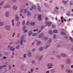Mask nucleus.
<instances>
[{
    "label": "nucleus",
    "mask_w": 73,
    "mask_h": 73,
    "mask_svg": "<svg viewBox=\"0 0 73 73\" xmlns=\"http://www.w3.org/2000/svg\"><path fill=\"white\" fill-rule=\"evenodd\" d=\"M52 25V23L50 22L47 21L46 22V27H47V25H48V27H50V25Z\"/></svg>",
    "instance_id": "nucleus-1"
},
{
    "label": "nucleus",
    "mask_w": 73,
    "mask_h": 73,
    "mask_svg": "<svg viewBox=\"0 0 73 73\" xmlns=\"http://www.w3.org/2000/svg\"><path fill=\"white\" fill-rule=\"evenodd\" d=\"M5 28L8 31H9L11 30V27L9 26L6 25L5 26Z\"/></svg>",
    "instance_id": "nucleus-2"
},
{
    "label": "nucleus",
    "mask_w": 73,
    "mask_h": 73,
    "mask_svg": "<svg viewBox=\"0 0 73 73\" xmlns=\"http://www.w3.org/2000/svg\"><path fill=\"white\" fill-rule=\"evenodd\" d=\"M48 67H47V68L48 69H52V68H53V64H48L47 65Z\"/></svg>",
    "instance_id": "nucleus-3"
},
{
    "label": "nucleus",
    "mask_w": 73,
    "mask_h": 73,
    "mask_svg": "<svg viewBox=\"0 0 73 73\" xmlns=\"http://www.w3.org/2000/svg\"><path fill=\"white\" fill-rule=\"evenodd\" d=\"M66 72L68 73H73V71L69 69H67L66 70Z\"/></svg>",
    "instance_id": "nucleus-4"
},
{
    "label": "nucleus",
    "mask_w": 73,
    "mask_h": 73,
    "mask_svg": "<svg viewBox=\"0 0 73 73\" xmlns=\"http://www.w3.org/2000/svg\"><path fill=\"white\" fill-rule=\"evenodd\" d=\"M15 20L16 21H19V16L17 15H15Z\"/></svg>",
    "instance_id": "nucleus-5"
},
{
    "label": "nucleus",
    "mask_w": 73,
    "mask_h": 73,
    "mask_svg": "<svg viewBox=\"0 0 73 73\" xmlns=\"http://www.w3.org/2000/svg\"><path fill=\"white\" fill-rule=\"evenodd\" d=\"M11 7V5H7L3 7L4 8H8Z\"/></svg>",
    "instance_id": "nucleus-6"
},
{
    "label": "nucleus",
    "mask_w": 73,
    "mask_h": 73,
    "mask_svg": "<svg viewBox=\"0 0 73 73\" xmlns=\"http://www.w3.org/2000/svg\"><path fill=\"white\" fill-rule=\"evenodd\" d=\"M38 21H41V15H39L38 16Z\"/></svg>",
    "instance_id": "nucleus-7"
},
{
    "label": "nucleus",
    "mask_w": 73,
    "mask_h": 73,
    "mask_svg": "<svg viewBox=\"0 0 73 73\" xmlns=\"http://www.w3.org/2000/svg\"><path fill=\"white\" fill-rule=\"evenodd\" d=\"M66 62L67 64H69L70 63V60L69 59H68L66 60Z\"/></svg>",
    "instance_id": "nucleus-8"
},
{
    "label": "nucleus",
    "mask_w": 73,
    "mask_h": 73,
    "mask_svg": "<svg viewBox=\"0 0 73 73\" xmlns=\"http://www.w3.org/2000/svg\"><path fill=\"white\" fill-rule=\"evenodd\" d=\"M13 10L14 11H15V10H16L17 9V6H16L14 5L13 7Z\"/></svg>",
    "instance_id": "nucleus-9"
},
{
    "label": "nucleus",
    "mask_w": 73,
    "mask_h": 73,
    "mask_svg": "<svg viewBox=\"0 0 73 73\" xmlns=\"http://www.w3.org/2000/svg\"><path fill=\"white\" fill-rule=\"evenodd\" d=\"M42 57H43V56L41 55L39 57V58L38 59V61H41L42 59Z\"/></svg>",
    "instance_id": "nucleus-10"
},
{
    "label": "nucleus",
    "mask_w": 73,
    "mask_h": 73,
    "mask_svg": "<svg viewBox=\"0 0 73 73\" xmlns=\"http://www.w3.org/2000/svg\"><path fill=\"white\" fill-rule=\"evenodd\" d=\"M61 55L63 57H67V55L66 54L64 53H62L61 54Z\"/></svg>",
    "instance_id": "nucleus-11"
},
{
    "label": "nucleus",
    "mask_w": 73,
    "mask_h": 73,
    "mask_svg": "<svg viewBox=\"0 0 73 73\" xmlns=\"http://www.w3.org/2000/svg\"><path fill=\"white\" fill-rule=\"evenodd\" d=\"M41 44V41H37L36 42V44L37 45H40Z\"/></svg>",
    "instance_id": "nucleus-12"
},
{
    "label": "nucleus",
    "mask_w": 73,
    "mask_h": 73,
    "mask_svg": "<svg viewBox=\"0 0 73 73\" xmlns=\"http://www.w3.org/2000/svg\"><path fill=\"white\" fill-rule=\"evenodd\" d=\"M10 49L11 51L15 52V48L11 46L10 47Z\"/></svg>",
    "instance_id": "nucleus-13"
},
{
    "label": "nucleus",
    "mask_w": 73,
    "mask_h": 73,
    "mask_svg": "<svg viewBox=\"0 0 73 73\" xmlns=\"http://www.w3.org/2000/svg\"><path fill=\"white\" fill-rule=\"evenodd\" d=\"M28 56L29 57H31L32 56V53L30 52H29L28 53Z\"/></svg>",
    "instance_id": "nucleus-14"
},
{
    "label": "nucleus",
    "mask_w": 73,
    "mask_h": 73,
    "mask_svg": "<svg viewBox=\"0 0 73 73\" xmlns=\"http://www.w3.org/2000/svg\"><path fill=\"white\" fill-rule=\"evenodd\" d=\"M5 16L7 17H8L9 16V12L8 11H7L6 13Z\"/></svg>",
    "instance_id": "nucleus-15"
},
{
    "label": "nucleus",
    "mask_w": 73,
    "mask_h": 73,
    "mask_svg": "<svg viewBox=\"0 0 73 73\" xmlns=\"http://www.w3.org/2000/svg\"><path fill=\"white\" fill-rule=\"evenodd\" d=\"M32 15V14H31V13L29 12V11H28L27 12V15L28 16H31V15Z\"/></svg>",
    "instance_id": "nucleus-16"
},
{
    "label": "nucleus",
    "mask_w": 73,
    "mask_h": 73,
    "mask_svg": "<svg viewBox=\"0 0 73 73\" xmlns=\"http://www.w3.org/2000/svg\"><path fill=\"white\" fill-rule=\"evenodd\" d=\"M31 26H34L35 25V23L34 22H31Z\"/></svg>",
    "instance_id": "nucleus-17"
},
{
    "label": "nucleus",
    "mask_w": 73,
    "mask_h": 73,
    "mask_svg": "<svg viewBox=\"0 0 73 73\" xmlns=\"http://www.w3.org/2000/svg\"><path fill=\"white\" fill-rule=\"evenodd\" d=\"M52 40L50 39L48 40V44H50V43H51V42H52Z\"/></svg>",
    "instance_id": "nucleus-18"
},
{
    "label": "nucleus",
    "mask_w": 73,
    "mask_h": 73,
    "mask_svg": "<svg viewBox=\"0 0 73 73\" xmlns=\"http://www.w3.org/2000/svg\"><path fill=\"white\" fill-rule=\"evenodd\" d=\"M51 72L52 73H54L55 72V70L54 69H52L51 70Z\"/></svg>",
    "instance_id": "nucleus-19"
},
{
    "label": "nucleus",
    "mask_w": 73,
    "mask_h": 73,
    "mask_svg": "<svg viewBox=\"0 0 73 73\" xmlns=\"http://www.w3.org/2000/svg\"><path fill=\"white\" fill-rule=\"evenodd\" d=\"M25 28H23V31H24V33H27V32H28V30H25Z\"/></svg>",
    "instance_id": "nucleus-20"
},
{
    "label": "nucleus",
    "mask_w": 73,
    "mask_h": 73,
    "mask_svg": "<svg viewBox=\"0 0 73 73\" xmlns=\"http://www.w3.org/2000/svg\"><path fill=\"white\" fill-rule=\"evenodd\" d=\"M61 35H66V33L63 32H61Z\"/></svg>",
    "instance_id": "nucleus-21"
},
{
    "label": "nucleus",
    "mask_w": 73,
    "mask_h": 73,
    "mask_svg": "<svg viewBox=\"0 0 73 73\" xmlns=\"http://www.w3.org/2000/svg\"><path fill=\"white\" fill-rule=\"evenodd\" d=\"M49 33L50 35H52L53 34V32H52V31L50 30L49 31Z\"/></svg>",
    "instance_id": "nucleus-22"
},
{
    "label": "nucleus",
    "mask_w": 73,
    "mask_h": 73,
    "mask_svg": "<svg viewBox=\"0 0 73 73\" xmlns=\"http://www.w3.org/2000/svg\"><path fill=\"white\" fill-rule=\"evenodd\" d=\"M53 32L54 33H57V31L56 30H54L53 31Z\"/></svg>",
    "instance_id": "nucleus-23"
},
{
    "label": "nucleus",
    "mask_w": 73,
    "mask_h": 73,
    "mask_svg": "<svg viewBox=\"0 0 73 73\" xmlns=\"http://www.w3.org/2000/svg\"><path fill=\"white\" fill-rule=\"evenodd\" d=\"M6 66L5 65L4 66H1L0 67V70H1V69H2V68H4V67H5Z\"/></svg>",
    "instance_id": "nucleus-24"
},
{
    "label": "nucleus",
    "mask_w": 73,
    "mask_h": 73,
    "mask_svg": "<svg viewBox=\"0 0 73 73\" xmlns=\"http://www.w3.org/2000/svg\"><path fill=\"white\" fill-rule=\"evenodd\" d=\"M24 35H23L22 36L20 40H23V39H24Z\"/></svg>",
    "instance_id": "nucleus-25"
},
{
    "label": "nucleus",
    "mask_w": 73,
    "mask_h": 73,
    "mask_svg": "<svg viewBox=\"0 0 73 73\" xmlns=\"http://www.w3.org/2000/svg\"><path fill=\"white\" fill-rule=\"evenodd\" d=\"M43 35V33H42L41 34H40L39 36V38H41V37Z\"/></svg>",
    "instance_id": "nucleus-26"
},
{
    "label": "nucleus",
    "mask_w": 73,
    "mask_h": 73,
    "mask_svg": "<svg viewBox=\"0 0 73 73\" xmlns=\"http://www.w3.org/2000/svg\"><path fill=\"white\" fill-rule=\"evenodd\" d=\"M37 33H34L33 35V36H37Z\"/></svg>",
    "instance_id": "nucleus-27"
},
{
    "label": "nucleus",
    "mask_w": 73,
    "mask_h": 73,
    "mask_svg": "<svg viewBox=\"0 0 73 73\" xmlns=\"http://www.w3.org/2000/svg\"><path fill=\"white\" fill-rule=\"evenodd\" d=\"M4 25V23L3 22H0V26H3Z\"/></svg>",
    "instance_id": "nucleus-28"
},
{
    "label": "nucleus",
    "mask_w": 73,
    "mask_h": 73,
    "mask_svg": "<svg viewBox=\"0 0 73 73\" xmlns=\"http://www.w3.org/2000/svg\"><path fill=\"white\" fill-rule=\"evenodd\" d=\"M25 21L24 20L23 21L22 23V25H24V24H25Z\"/></svg>",
    "instance_id": "nucleus-29"
},
{
    "label": "nucleus",
    "mask_w": 73,
    "mask_h": 73,
    "mask_svg": "<svg viewBox=\"0 0 73 73\" xmlns=\"http://www.w3.org/2000/svg\"><path fill=\"white\" fill-rule=\"evenodd\" d=\"M20 33H18L17 34V38H19V37H20Z\"/></svg>",
    "instance_id": "nucleus-30"
},
{
    "label": "nucleus",
    "mask_w": 73,
    "mask_h": 73,
    "mask_svg": "<svg viewBox=\"0 0 73 73\" xmlns=\"http://www.w3.org/2000/svg\"><path fill=\"white\" fill-rule=\"evenodd\" d=\"M42 50H43V47H41L39 48V50H40V51H42Z\"/></svg>",
    "instance_id": "nucleus-31"
},
{
    "label": "nucleus",
    "mask_w": 73,
    "mask_h": 73,
    "mask_svg": "<svg viewBox=\"0 0 73 73\" xmlns=\"http://www.w3.org/2000/svg\"><path fill=\"white\" fill-rule=\"evenodd\" d=\"M20 44H19L16 47V49H19L20 48Z\"/></svg>",
    "instance_id": "nucleus-32"
},
{
    "label": "nucleus",
    "mask_w": 73,
    "mask_h": 73,
    "mask_svg": "<svg viewBox=\"0 0 73 73\" xmlns=\"http://www.w3.org/2000/svg\"><path fill=\"white\" fill-rule=\"evenodd\" d=\"M29 33H30L31 34H33L32 33V30L30 31L29 32Z\"/></svg>",
    "instance_id": "nucleus-33"
},
{
    "label": "nucleus",
    "mask_w": 73,
    "mask_h": 73,
    "mask_svg": "<svg viewBox=\"0 0 73 73\" xmlns=\"http://www.w3.org/2000/svg\"><path fill=\"white\" fill-rule=\"evenodd\" d=\"M5 54L6 55V56H8L9 54L8 53L6 52H5Z\"/></svg>",
    "instance_id": "nucleus-34"
},
{
    "label": "nucleus",
    "mask_w": 73,
    "mask_h": 73,
    "mask_svg": "<svg viewBox=\"0 0 73 73\" xmlns=\"http://www.w3.org/2000/svg\"><path fill=\"white\" fill-rule=\"evenodd\" d=\"M32 52H35V51H36V49H35V48H33L32 49Z\"/></svg>",
    "instance_id": "nucleus-35"
},
{
    "label": "nucleus",
    "mask_w": 73,
    "mask_h": 73,
    "mask_svg": "<svg viewBox=\"0 0 73 73\" xmlns=\"http://www.w3.org/2000/svg\"><path fill=\"white\" fill-rule=\"evenodd\" d=\"M49 46H50V45H46V47H45L46 49H47V48H48L49 47Z\"/></svg>",
    "instance_id": "nucleus-36"
},
{
    "label": "nucleus",
    "mask_w": 73,
    "mask_h": 73,
    "mask_svg": "<svg viewBox=\"0 0 73 73\" xmlns=\"http://www.w3.org/2000/svg\"><path fill=\"white\" fill-rule=\"evenodd\" d=\"M20 23V21H19L18 22L17 24V26H18V27H19V26Z\"/></svg>",
    "instance_id": "nucleus-37"
},
{
    "label": "nucleus",
    "mask_w": 73,
    "mask_h": 73,
    "mask_svg": "<svg viewBox=\"0 0 73 73\" xmlns=\"http://www.w3.org/2000/svg\"><path fill=\"white\" fill-rule=\"evenodd\" d=\"M70 39L71 40V41H73V39L71 37H70Z\"/></svg>",
    "instance_id": "nucleus-38"
},
{
    "label": "nucleus",
    "mask_w": 73,
    "mask_h": 73,
    "mask_svg": "<svg viewBox=\"0 0 73 73\" xmlns=\"http://www.w3.org/2000/svg\"><path fill=\"white\" fill-rule=\"evenodd\" d=\"M52 28H56V26H55L54 25H52Z\"/></svg>",
    "instance_id": "nucleus-39"
},
{
    "label": "nucleus",
    "mask_w": 73,
    "mask_h": 73,
    "mask_svg": "<svg viewBox=\"0 0 73 73\" xmlns=\"http://www.w3.org/2000/svg\"><path fill=\"white\" fill-rule=\"evenodd\" d=\"M32 63L33 64H34L36 63V61L35 60H33L32 62Z\"/></svg>",
    "instance_id": "nucleus-40"
},
{
    "label": "nucleus",
    "mask_w": 73,
    "mask_h": 73,
    "mask_svg": "<svg viewBox=\"0 0 73 73\" xmlns=\"http://www.w3.org/2000/svg\"><path fill=\"white\" fill-rule=\"evenodd\" d=\"M27 11L28 10H27V9H25L24 11V13H27Z\"/></svg>",
    "instance_id": "nucleus-41"
},
{
    "label": "nucleus",
    "mask_w": 73,
    "mask_h": 73,
    "mask_svg": "<svg viewBox=\"0 0 73 73\" xmlns=\"http://www.w3.org/2000/svg\"><path fill=\"white\" fill-rule=\"evenodd\" d=\"M4 3V1H2L1 3L0 4V6H1V5H3V4Z\"/></svg>",
    "instance_id": "nucleus-42"
},
{
    "label": "nucleus",
    "mask_w": 73,
    "mask_h": 73,
    "mask_svg": "<svg viewBox=\"0 0 73 73\" xmlns=\"http://www.w3.org/2000/svg\"><path fill=\"white\" fill-rule=\"evenodd\" d=\"M29 21H28L27 22V25H29Z\"/></svg>",
    "instance_id": "nucleus-43"
},
{
    "label": "nucleus",
    "mask_w": 73,
    "mask_h": 73,
    "mask_svg": "<svg viewBox=\"0 0 73 73\" xmlns=\"http://www.w3.org/2000/svg\"><path fill=\"white\" fill-rule=\"evenodd\" d=\"M44 26H42L40 28V30H41L43 28H44Z\"/></svg>",
    "instance_id": "nucleus-44"
},
{
    "label": "nucleus",
    "mask_w": 73,
    "mask_h": 73,
    "mask_svg": "<svg viewBox=\"0 0 73 73\" xmlns=\"http://www.w3.org/2000/svg\"><path fill=\"white\" fill-rule=\"evenodd\" d=\"M48 40V37H46L44 39L45 41H47Z\"/></svg>",
    "instance_id": "nucleus-45"
},
{
    "label": "nucleus",
    "mask_w": 73,
    "mask_h": 73,
    "mask_svg": "<svg viewBox=\"0 0 73 73\" xmlns=\"http://www.w3.org/2000/svg\"><path fill=\"white\" fill-rule=\"evenodd\" d=\"M57 47H58V48H60V47H61V46L60 44H58L57 45Z\"/></svg>",
    "instance_id": "nucleus-46"
},
{
    "label": "nucleus",
    "mask_w": 73,
    "mask_h": 73,
    "mask_svg": "<svg viewBox=\"0 0 73 73\" xmlns=\"http://www.w3.org/2000/svg\"><path fill=\"white\" fill-rule=\"evenodd\" d=\"M14 22V20L13 19L12 20V24L13 25H14V23H13V22Z\"/></svg>",
    "instance_id": "nucleus-47"
},
{
    "label": "nucleus",
    "mask_w": 73,
    "mask_h": 73,
    "mask_svg": "<svg viewBox=\"0 0 73 73\" xmlns=\"http://www.w3.org/2000/svg\"><path fill=\"white\" fill-rule=\"evenodd\" d=\"M38 31V29H37L36 30L35 29L33 30V32H35V31Z\"/></svg>",
    "instance_id": "nucleus-48"
},
{
    "label": "nucleus",
    "mask_w": 73,
    "mask_h": 73,
    "mask_svg": "<svg viewBox=\"0 0 73 73\" xmlns=\"http://www.w3.org/2000/svg\"><path fill=\"white\" fill-rule=\"evenodd\" d=\"M44 5L45 7H48V5L46 3H45Z\"/></svg>",
    "instance_id": "nucleus-49"
},
{
    "label": "nucleus",
    "mask_w": 73,
    "mask_h": 73,
    "mask_svg": "<svg viewBox=\"0 0 73 73\" xmlns=\"http://www.w3.org/2000/svg\"><path fill=\"white\" fill-rule=\"evenodd\" d=\"M34 9V8L33 7L30 8V11H32V10H33V9Z\"/></svg>",
    "instance_id": "nucleus-50"
},
{
    "label": "nucleus",
    "mask_w": 73,
    "mask_h": 73,
    "mask_svg": "<svg viewBox=\"0 0 73 73\" xmlns=\"http://www.w3.org/2000/svg\"><path fill=\"white\" fill-rule=\"evenodd\" d=\"M70 4L71 5H73V3L72 2H70Z\"/></svg>",
    "instance_id": "nucleus-51"
},
{
    "label": "nucleus",
    "mask_w": 73,
    "mask_h": 73,
    "mask_svg": "<svg viewBox=\"0 0 73 73\" xmlns=\"http://www.w3.org/2000/svg\"><path fill=\"white\" fill-rule=\"evenodd\" d=\"M19 42H20V40H18V41L17 42V43H16V44L17 45V44H19Z\"/></svg>",
    "instance_id": "nucleus-52"
},
{
    "label": "nucleus",
    "mask_w": 73,
    "mask_h": 73,
    "mask_svg": "<svg viewBox=\"0 0 73 73\" xmlns=\"http://www.w3.org/2000/svg\"><path fill=\"white\" fill-rule=\"evenodd\" d=\"M50 60H54V58L52 57H51L50 58Z\"/></svg>",
    "instance_id": "nucleus-53"
},
{
    "label": "nucleus",
    "mask_w": 73,
    "mask_h": 73,
    "mask_svg": "<svg viewBox=\"0 0 73 73\" xmlns=\"http://www.w3.org/2000/svg\"><path fill=\"white\" fill-rule=\"evenodd\" d=\"M9 69H12V67H11V66H9Z\"/></svg>",
    "instance_id": "nucleus-54"
},
{
    "label": "nucleus",
    "mask_w": 73,
    "mask_h": 73,
    "mask_svg": "<svg viewBox=\"0 0 73 73\" xmlns=\"http://www.w3.org/2000/svg\"><path fill=\"white\" fill-rule=\"evenodd\" d=\"M56 35L54 34V36H53L54 38H56Z\"/></svg>",
    "instance_id": "nucleus-55"
},
{
    "label": "nucleus",
    "mask_w": 73,
    "mask_h": 73,
    "mask_svg": "<svg viewBox=\"0 0 73 73\" xmlns=\"http://www.w3.org/2000/svg\"><path fill=\"white\" fill-rule=\"evenodd\" d=\"M20 43H23V40H21L20 39Z\"/></svg>",
    "instance_id": "nucleus-56"
},
{
    "label": "nucleus",
    "mask_w": 73,
    "mask_h": 73,
    "mask_svg": "<svg viewBox=\"0 0 73 73\" xmlns=\"http://www.w3.org/2000/svg\"><path fill=\"white\" fill-rule=\"evenodd\" d=\"M13 42H10L9 44L10 45H12V44H13Z\"/></svg>",
    "instance_id": "nucleus-57"
},
{
    "label": "nucleus",
    "mask_w": 73,
    "mask_h": 73,
    "mask_svg": "<svg viewBox=\"0 0 73 73\" xmlns=\"http://www.w3.org/2000/svg\"><path fill=\"white\" fill-rule=\"evenodd\" d=\"M57 57H58V58H60V57H61V56L58 55L57 56Z\"/></svg>",
    "instance_id": "nucleus-58"
},
{
    "label": "nucleus",
    "mask_w": 73,
    "mask_h": 73,
    "mask_svg": "<svg viewBox=\"0 0 73 73\" xmlns=\"http://www.w3.org/2000/svg\"><path fill=\"white\" fill-rule=\"evenodd\" d=\"M31 72L32 73L33 71V69L32 68V69H31Z\"/></svg>",
    "instance_id": "nucleus-59"
},
{
    "label": "nucleus",
    "mask_w": 73,
    "mask_h": 73,
    "mask_svg": "<svg viewBox=\"0 0 73 73\" xmlns=\"http://www.w3.org/2000/svg\"><path fill=\"white\" fill-rule=\"evenodd\" d=\"M61 67L63 68H64V65H62V66H61Z\"/></svg>",
    "instance_id": "nucleus-60"
},
{
    "label": "nucleus",
    "mask_w": 73,
    "mask_h": 73,
    "mask_svg": "<svg viewBox=\"0 0 73 73\" xmlns=\"http://www.w3.org/2000/svg\"><path fill=\"white\" fill-rule=\"evenodd\" d=\"M37 9H38V10L39 11H41V9H40V8L38 7Z\"/></svg>",
    "instance_id": "nucleus-61"
},
{
    "label": "nucleus",
    "mask_w": 73,
    "mask_h": 73,
    "mask_svg": "<svg viewBox=\"0 0 73 73\" xmlns=\"http://www.w3.org/2000/svg\"><path fill=\"white\" fill-rule=\"evenodd\" d=\"M3 59H6V58H7V57H6L5 56H3Z\"/></svg>",
    "instance_id": "nucleus-62"
},
{
    "label": "nucleus",
    "mask_w": 73,
    "mask_h": 73,
    "mask_svg": "<svg viewBox=\"0 0 73 73\" xmlns=\"http://www.w3.org/2000/svg\"><path fill=\"white\" fill-rule=\"evenodd\" d=\"M65 38H68V36H64Z\"/></svg>",
    "instance_id": "nucleus-63"
},
{
    "label": "nucleus",
    "mask_w": 73,
    "mask_h": 73,
    "mask_svg": "<svg viewBox=\"0 0 73 73\" xmlns=\"http://www.w3.org/2000/svg\"><path fill=\"white\" fill-rule=\"evenodd\" d=\"M26 54H25L24 55H23V57H24V58H26Z\"/></svg>",
    "instance_id": "nucleus-64"
}]
</instances>
